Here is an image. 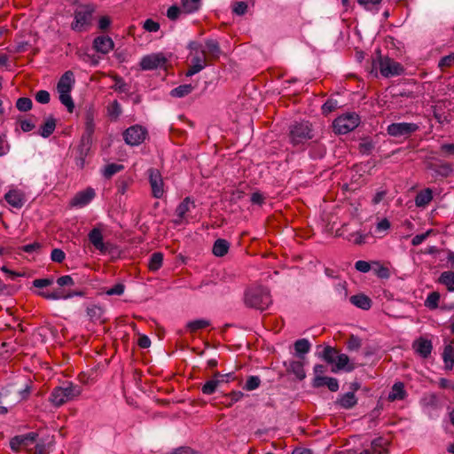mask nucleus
<instances>
[{"label": "nucleus", "mask_w": 454, "mask_h": 454, "mask_svg": "<svg viewBox=\"0 0 454 454\" xmlns=\"http://www.w3.org/2000/svg\"><path fill=\"white\" fill-rule=\"evenodd\" d=\"M38 434L31 432L27 434L16 435L10 441V448L17 451L20 447H27L29 443L35 442Z\"/></svg>", "instance_id": "2eb2a0df"}, {"label": "nucleus", "mask_w": 454, "mask_h": 454, "mask_svg": "<svg viewBox=\"0 0 454 454\" xmlns=\"http://www.w3.org/2000/svg\"><path fill=\"white\" fill-rule=\"evenodd\" d=\"M35 99L41 104H47L50 101V93L46 90H39L35 95Z\"/></svg>", "instance_id": "052dcab7"}, {"label": "nucleus", "mask_w": 454, "mask_h": 454, "mask_svg": "<svg viewBox=\"0 0 454 454\" xmlns=\"http://www.w3.org/2000/svg\"><path fill=\"white\" fill-rule=\"evenodd\" d=\"M419 129V125L412 122H395L387 128V132L394 137H408Z\"/></svg>", "instance_id": "1a4fd4ad"}, {"label": "nucleus", "mask_w": 454, "mask_h": 454, "mask_svg": "<svg viewBox=\"0 0 454 454\" xmlns=\"http://www.w3.org/2000/svg\"><path fill=\"white\" fill-rule=\"evenodd\" d=\"M355 268L356 270L363 272V273L370 272L372 270V262H369L362 261V260L357 261L355 263Z\"/></svg>", "instance_id": "603ef678"}, {"label": "nucleus", "mask_w": 454, "mask_h": 454, "mask_svg": "<svg viewBox=\"0 0 454 454\" xmlns=\"http://www.w3.org/2000/svg\"><path fill=\"white\" fill-rule=\"evenodd\" d=\"M95 196V190L91 187H87L85 190L75 194L71 201V205L76 207H83L90 204Z\"/></svg>", "instance_id": "ddd939ff"}, {"label": "nucleus", "mask_w": 454, "mask_h": 454, "mask_svg": "<svg viewBox=\"0 0 454 454\" xmlns=\"http://www.w3.org/2000/svg\"><path fill=\"white\" fill-rule=\"evenodd\" d=\"M261 379L258 376H249L246 381L244 389L252 391L259 387Z\"/></svg>", "instance_id": "de8ad7c7"}, {"label": "nucleus", "mask_w": 454, "mask_h": 454, "mask_svg": "<svg viewBox=\"0 0 454 454\" xmlns=\"http://www.w3.org/2000/svg\"><path fill=\"white\" fill-rule=\"evenodd\" d=\"M146 129L140 125H133L128 128L123 133L125 142L132 146L142 144L146 138Z\"/></svg>", "instance_id": "9d476101"}, {"label": "nucleus", "mask_w": 454, "mask_h": 454, "mask_svg": "<svg viewBox=\"0 0 454 454\" xmlns=\"http://www.w3.org/2000/svg\"><path fill=\"white\" fill-rule=\"evenodd\" d=\"M93 47L98 52L107 54L113 50L114 42L109 36L100 35L94 39Z\"/></svg>", "instance_id": "6ab92c4d"}, {"label": "nucleus", "mask_w": 454, "mask_h": 454, "mask_svg": "<svg viewBox=\"0 0 454 454\" xmlns=\"http://www.w3.org/2000/svg\"><path fill=\"white\" fill-rule=\"evenodd\" d=\"M349 358L346 354H340L336 357L335 366L332 368L333 372H337L340 370H345L346 372H351L354 370V366L348 364Z\"/></svg>", "instance_id": "bb28decb"}, {"label": "nucleus", "mask_w": 454, "mask_h": 454, "mask_svg": "<svg viewBox=\"0 0 454 454\" xmlns=\"http://www.w3.org/2000/svg\"><path fill=\"white\" fill-rule=\"evenodd\" d=\"M182 11L183 8H180L177 5H172L167 11V17L170 20H176L179 18V15L182 12Z\"/></svg>", "instance_id": "864d4df0"}, {"label": "nucleus", "mask_w": 454, "mask_h": 454, "mask_svg": "<svg viewBox=\"0 0 454 454\" xmlns=\"http://www.w3.org/2000/svg\"><path fill=\"white\" fill-rule=\"evenodd\" d=\"M11 149L5 134H0V157L6 155Z\"/></svg>", "instance_id": "3c124183"}, {"label": "nucleus", "mask_w": 454, "mask_h": 454, "mask_svg": "<svg viewBox=\"0 0 454 454\" xmlns=\"http://www.w3.org/2000/svg\"><path fill=\"white\" fill-rule=\"evenodd\" d=\"M339 355V351L331 347V346H326L325 348H324V351H323V354H322V358L327 363V364H333L336 361V357L337 356Z\"/></svg>", "instance_id": "4c0bfd02"}, {"label": "nucleus", "mask_w": 454, "mask_h": 454, "mask_svg": "<svg viewBox=\"0 0 454 454\" xmlns=\"http://www.w3.org/2000/svg\"><path fill=\"white\" fill-rule=\"evenodd\" d=\"M440 284H454V272L444 271L441 274Z\"/></svg>", "instance_id": "4d7b16f0"}, {"label": "nucleus", "mask_w": 454, "mask_h": 454, "mask_svg": "<svg viewBox=\"0 0 454 454\" xmlns=\"http://www.w3.org/2000/svg\"><path fill=\"white\" fill-rule=\"evenodd\" d=\"M406 391L404 389V384L401 381L395 382L388 394L387 399L389 401L403 400L406 397Z\"/></svg>", "instance_id": "a878e982"}, {"label": "nucleus", "mask_w": 454, "mask_h": 454, "mask_svg": "<svg viewBox=\"0 0 454 454\" xmlns=\"http://www.w3.org/2000/svg\"><path fill=\"white\" fill-rule=\"evenodd\" d=\"M431 232H432V230H429L424 233L415 235L411 239L412 246L420 245L422 242H424L427 239V238L430 235Z\"/></svg>", "instance_id": "6e6d98bb"}, {"label": "nucleus", "mask_w": 454, "mask_h": 454, "mask_svg": "<svg viewBox=\"0 0 454 454\" xmlns=\"http://www.w3.org/2000/svg\"><path fill=\"white\" fill-rule=\"evenodd\" d=\"M356 403L357 398L354 392H347L335 401L336 405L345 410L352 409L356 405Z\"/></svg>", "instance_id": "412c9836"}, {"label": "nucleus", "mask_w": 454, "mask_h": 454, "mask_svg": "<svg viewBox=\"0 0 454 454\" xmlns=\"http://www.w3.org/2000/svg\"><path fill=\"white\" fill-rule=\"evenodd\" d=\"M124 292V286H114L112 288L106 290L104 293L106 295H121Z\"/></svg>", "instance_id": "338daca9"}, {"label": "nucleus", "mask_w": 454, "mask_h": 454, "mask_svg": "<svg viewBox=\"0 0 454 454\" xmlns=\"http://www.w3.org/2000/svg\"><path fill=\"white\" fill-rule=\"evenodd\" d=\"M149 183L152 193L154 198L160 199L164 195V183L162 176L158 169H148Z\"/></svg>", "instance_id": "f8f14e48"}, {"label": "nucleus", "mask_w": 454, "mask_h": 454, "mask_svg": "<svg viewBox=\"0 0 454 454\" xmlns=\"http://www.w3.org/2000/svg\"><path fill=\"white\" fill-rule=\"evenodd\" d=\"M286 370L294 373L299 380H303L306 376L303 364L301 361L290 360L289 362L284 363Z\"/></svg>", "instance_id": "b1692460"}, {"label": "nucleus", "mask_w": 454, "mask_h": 454, "mask_svg": "<svg viewBox=\"0 0 454 454\" xmlns=\"http://www.w3.org/2000/svg\"><path fill=\"white\" fill-rule=\"evenodd\" d=\"M232 10L237 15H243L247 10V4L245 2H237L234 4Z\"/></svg>", "instance_id": "13d9d810"}, {"label": "nucleus", "mask_w": 454, "mask_h": 454, "mask_svg": "<svg viewBox=\"0 0 454 454\" xmlns=\"http://www.w3.org/2000/svg\"><path fill=\"white\" fill-rule=\"evenodd\" d=\"M103 314L104 309L99 306L91 305L87 308V315L90 317V319L93 322L103 323Z\"/></svg>", "instance_id": "72a5a7b5"}, {"label": "nucleus", "mask_w": 454, "mask_h": 454, "mask_svg": "<svg viewBox=\"0 0 454 454\" xmlns=\"http://www.w3.org/2000/svg\"><path fill=\"white\" fill-rule=\"evenodd\" d=\"M442 359L447 370H451L454 366V348L451 345L445 346L442 353Z\"/></svg>", "instance_id": "f704fd0d"}, {"label": "nucleus", "mask_w": 454, "mask_h": 454, "mask_svg": "<svg viewBox=\"0 0 454 454\" xmlns=\"http://www.w3.org/2000/svg\"><path fill=\"white\" fill-rule=\"evenodd\" d=\"M207 66V56L203 54H197L191 59V66L186 72V76H192L202 71Z\"/></svg>", "instance_id": "a211bd4d"}, {"label": "nucleus", "mask_w": 454, "mask_h": 454, "mask_svg": "<svg viewBox=\"0 0 454 454\" xmlns=\"http://www.w3.org/2000/svg\"><path fill=\"white\" fill-rule=\"evenodd\" d=\"M8 397V391H3L0 393V414L4 415L8 412V409L5 406V399Z\"/></svg>", "instance_id": "0e129e2a"}, {"label": "nucleus", "mask_w": 454, "mask_h": 454, "mask_svg": "<svg viewBox=\"0 0 454 454\" xmlns=\"http://www.w3.org/2000/svg\"><path fill=\"white\" fill-rule=\"evenodd\" d=\"M89 151V145L86 146V144L82 145L79 149V154L75 157V165L79 168H83L86 164V156Z\"/></svg>", "instance_id": "ea45409f"}, {"label": "nucleus", "mask_w": 454, "mask_h": 454, "mask_svg": "<svg viewBox=\"0 0 454 454\" xmlns=\"http://www.w3.org/2000/svg\"><path fill=\"white\" fill-rule=\"evenodd\" d=\"M220 384L221 380L218 379L209 380L201 387V391L204 395H212L216 391Z\"/></svg>", "instance_id": "a19ab883"}, {"label": "nucleus", "mask_w": 454, "mask_h": 454, "mask_svg": "<svg viewBox=\"0 0 454 454\" xmlns=\"http://www.w3.org/2000/svg\"><path fill=\"white\" fill-rule=\"evenodd\" d=\"M310 347V342L307 339H300L294 342V350L301 359H303L304 355L309 352Z\"/></svg>", "instance_id": "2f4dec72"}, {"label": "nucleus", "mask_w": 454, "mask_h": 454, "mask_svg": "<svg viewBox=\"0 0 454 454\" xmlns=\"http://www.w3.org/2000/svg\"><path fill=\"white\" fill-rule=\"evenodd\" d=\"M230 248V243L223 239H218L215 241L212 248L214 255L222 257L225 255Z\"/></svg>", "instance_id": "c85d7f7f"}, {"label": "nucleus", "mask_w": 454, "mask_h": 454, "mask_svg": "<svg viewBox=\"0 0 454 454\" xmlns=\"http://www.w3.org/2000/svg\"><path fill=\"white\" fill-rule=\"evenodd\" d=\"M413 349L416 354L423 358H427L432 352L433 345L431 340L422 337L416 340L412 344Z\"/></svg>", "instance_id": "f3484780"}, {"label": "nucleus", "mask_w": 454, "mask_h": 454, "mask_svg": "<svg viewBox=\"0 0 454 454\" xmlns=\"http://www.w3.org/2000/svg\"><path fill=\"white\" fill-rule=\"evenodd\" d=\"M427 168L434 172L436 176H442V177H447L449 176L451 172L453 171V168L450 163H442L440 165H434L430 164L427 166Z\"/></svg>", "instance_id": "7c9ffc66"}, {"label": "nucleus", "mask_w": 454, "mask_h": 454, "mask_svg": "<svg viewBox=\"0 0 454 454\" xmlns=\"http://www.w3.org/2000/svg\"><path fill=\"white\" fill-rule=\"evenodd\" d=\"M390 228V222L387 218L381 219L380 222L376 224V231L377 232H384L389 230Z\"/></svg>", "instance_id": "e2e57ef3"}, {"label": "nucleus", "mask_w": 454, "mask_h": 454, "mask_svg": "<svg viewBox=\"0 0 454 454\" xmlns=\"http://www.w3.org/2000/svg\"><path fill=\"white\" fill-rule=\"evenodd\" d=\"M188 49L190 50L191 57L197 56V54L206 55L205 46L199 42H190L188 43Z\"/></svg>", "instance_id": "c03bdc74"}, {"label": "nucleus", "mask_w": 454, "mask_h": 454, "mask_svg": "<svg viewBox=\"0 0 454 454\" xmlns=\"http://www.w3.org/2000/svg\"><path fill=\"white\" fill-rule=\"evenodd\" d=\"M379 68L384 77H392L402 74L404 72L403 67L388 57L380 56L378 59Z\"/></svg>", "instance_id": "0eeeda50"}, {"label": "nucleus", "mask_w": 454, "mask_h": 454, "mask_svg": "<svg viewBox=\"0 0 454 454\" xmlns=\"http://www.w3.org/2000/svg\"><path fill=\"white\" fill-rule=\"evenodd\" d=\"M314 137L309 121L294 122L290 126L289 140L294 146H301Z\"/></svg>", "instance_id": "39448f33"}, {"label": "nucleus", "mask_w": 454, "mask_h": 454, "mask_svg": "<svg viewBox=\"0 0 454 454\" xmlns=\"http://www.w3.org/2000/svg\"><path fill=\"white\" fill-rule=\"evenodd\" d=\"M440 148L444 156L454 155V144H442Z\"/></svg>", "instance_id": "774afa93"}, {"label": "nucleus", "mask_w": 454, "mask_h": 454, "mask_svg": "<svg viewBox=\"0 0 454 454\" xmlns=\"http://www.w3.org/2000/svg\"><path fill=\"white\" fill-rule=\"evenodd\" d=\"M56 120L53 117H48L44 123L40 127L39 135L44 138L49 137L55 130Z\"/></svg>", "instance_id": "c756f323"}, {"label": "nucleus", "mask_w": 454, "mask_h": 454, "mask_svg": "<svg viewBox=\"0 0 454 454\" xmlns=\"http://www.w3.org/2000/svg\"><path fill=\"white\" fill-rule=\"evenodd\" d=\"M359 116L355 113H347L333 121V129L338 134H347L355 129L359 124Z\"/></svg>", "instance_id": "423d86ee"}, {"label": "nucleus", "mask_w": 454, "mask_h": 454, "mask_svg": "<svg viewBox=\"0 0 454 454\" xmlns=\"http://www.w3.org/2000/svg\"><path fill=\"white\" fill-rule=\"evenodd\" d=\"M74 84V75L72 71L65 72L57 84V90L59 95V100L64 105L69 113H72L74 108V104L70 95V92Z\"/></svg>", "instance_id": "20e7f679"}, {"label": "nucleus", "mask_w": 454, "mask_h": 454, "mask_svg": "<svg viewBox=\"0 0 454 454\" xmlns=\"http://www.w3.org/2000/svg\"><path fill=\"white\" fill-rule=\"evenodd\" d=\"M349 301L351 304L356 306L358 309L368 310L372 307V300L369 296L364 294H357L355 295H352L349 298Z\"/></svg>", "instance_id": "5701e85b"}, {"label": "nucleus", "mask_w": 454, "mask_h": 454, "mask_svg": "<svg viewBox=\"0 0 454 454\" xmlns=\"http://www.w3.org/2000/svg\"><path fill=\"white\" fill-rule=\"evenodd\" d=\"M122 168H123L122 165L111 163V164L106 165L104 168L102 174L106 178H110L114 174L122 170Z\"/></svg>", "instance_id": "a18cd8bd"}, {"label": "nucleus", "mask_w": 454, "mask_h": 454, "mask_svg": "<svg viewBox=\"0 0 454 454\" xmlns=\"http://www.w3.org/2000/svg\"><path fill=\"white\" fill-rule=\"evenodd\" d=\"M361 347V340L352 335L348 341V348L350 350H356Z\"/></svg>", "instance_id": "680f3d73"}, {"label": "nucleus", "mask_w": 454, "mask_h": 454, "mask_svg": "<svg viewBox=\"0 0 454 454\" xmlns=\"http://www.w3.org/2000/svg\"><path fill=\"white\" fill-rule=\"evenodd\" d=\"M205 50L211 57L218 58L221 54L219 43L213 39H208L205 43Z\"/></svg>", "instance_id": "c9c22d12"}, {"label": "nucleus", "mask_w": 454, "mask_h": 454, "mask_svg": "<svg viewBox=\"0 0 454 454\" xmlns=\"http://www.w3.org/2000/svg\"><path fill=\"white\" fill-rule=\"evenodd\" d=\"M454 63V53L442 57L439 61L440 67H450Z\"/></svg>", "instance_id": "69168bd1"}, {"label": "nucleus", "mask_w": 454, "mask_h": 454, "mask_svg": "<svg viewBox=\"0 0 454 454\" xmlns=\"http://www.w3.org/2000/svg\"><path fill=\"white\" fill-rule=\"evenodd\" d=\"M162 262L163 254L160 252L153 253L149 259L148 266L150 270H157L161 267Z\"/></svg>", "instance_id": "79ce46f5"}, {"label": "nucleus", "mask_w": 454, "mask_h": 454, "mask_svg": "<svg viewBox=\"0 0 454 454\" xmlns=\"http://www.w3.org/2000/svg\"><path fill=\"white\" fill-rule=\"evenodd\" d=\"M312 385L314 387H327L332 392H336L339 389V382L337 379L332 377H315Z\"/></svg>", "instance_id": "aec40b11"}, {"label": "nucleus", "mask_w": 454, "mask_h": 454, "mask_svg": "<svg viewBox=\"0 0 454 454\" xmlns=\"http://www.w3.org/2000/svg\"><path fill=\"white\" fill-rule=\"evenodd\" d=\"M94 8L91 5H84L78 9L74 13V20L71 27L74 31H82L90 24Z\"/></svg>", "instance_id": "6e6552de"}, {"label": "nucleus", "mask_w": 454, "mask_h": 454, "mask_svg": "<svg viewBox=\"0 0 454 454\" xmlns=\"http://www.w3.org/2000/svg\"><path fill=\"white\" fill-rule=\"evenodd\" d=\"M70 286H31L33 294L40 295L47 300H67L75 296L83 297L84 290H72Z\"/></svg>", "instance_id": "f257e3e1"}, {"label": "nucleus", "mask_w": 454, "mask_h": 454, "mask_svg": "<svg viewBox=\"0 0 454 454\" xmlns=\"http://www.w3.org/2000/svg\"><path fill=\"white\" fill-rule=\"evenodd\" d=\"M433 200V192L430 188L420 191L416 198L415 204L418 207H424L428 205Z\"/></svg>", "instance_id": "cd10ccee"}, {"label": "nucleus", "mask_w": 454, "mask_h": 454, "mask_svg": "<svg viewBox=\"0 0 454 454\" xmlns=\"http://www.w3.org/2000/svg\"><path fill=\"white\" fill-rule=\"evenodd\" d=\"M181 4L184 12L193 13L200 9L201 0H181Z\"/></svg>", "instance_id": "e433bc0d"}, {"label": "nucleus", "mask_w": 454, "mask_h": 454, "mask_svg": "<svg viewBox=\"0 0 454 454\" xmlns=\"http://www.w3.org/2000/svg\"><path fill=\"white\" fill-rule=\"evenodd\" d=\"M243 299L247 307L261 311L267 309L272 303L270 291L263 286H248Z\"/></svg>", "instance_id": "f03ea898"}, {"label": "nucleus", "mask_w": 454, "mask_h": 454, "mask_svg": "<svg viewBox=\"0 0 454 454\" xmlns=\"http://www.w3.org/2000/svg\"><path fill=\"white\" fill-rule=\"evenodd\" d=\"M210 325V321L207 319H196L193 321H190L186 325V328L192 332L194 333L197 330L206 328Z\"/></svg>", "instance_id": "58836bf2"}, {"label": "nucleus", "mask_w": 454, "mask_h": 454, "mask_svg": "<svg viewBox=\"0 0 454 454\" xmlns=\"http://www.w3.org/2000/svg\"><path fill=\"white\" fill-rule=\"evenodd\" d=\"M89 240L90 242L97 248L98 250L103 252L106 250L105 244L103 242V235L99 229L93 228L89 233Z\"/></svg>", "instance_id": "393cba45"}, {"label": "nucleus", "mask_w": 454, "mask_h": 454, "mask_svg": "<svg viewBox=\"0 0 454 454\" xmlns=\"http://www.w3.org/2000/svg\"><path fill=\"white\" fill-rule=\"evenodd\" d=\"M167 58L161 52L152 53L144 56L140 61V67L143 70H154L166 66Z\"/></svg>", "instance_id": "9b49d317"}, {"label": "nucleus", "mask_w": 454, "mask_h": 454, "mask_svg": "<svg viewBox=\"0 0 454 454\" xmlns=\"http://www.w3.org/2000/svg\"><path fill=\"white\" fill-rule=\"evenodd\" d=\"M440 294L438 292H432L426 299L425 306L430 309H435L438 308Z\"/></svg>", "instance_id": "37998d69"}, {"label": "nucleus", "mask_w": 454, "mask_h": 454, "mask_svg": "<svg viewBox=\"0 0 454 454\" xmlns=\"http://www.w3.org/2000/svg\"><path fill=\"white\" fill-rule=\"evenodd\" d=\"M194 203L193 201L189 198L186 197L176 207V218L174 220L176 224H183L184 223H187V213L191 211L192 208H193Z\"/></svg>", "instance_id": "4468645a"}, {"label": "nucleus", "mask_w": 454, "mask_h": 454, "mask_svg": "<svg viewBox=\"0 0 454 454\" xmlns=\"http://www.w3.org/2000/svg\"><path fill=\"white\" fill-rule=\"evenodd\" d=\"M121 114V107L118 101L114 100L108 106V114L113 119H117Z\"/></svg>", "instance_id": "09e8293b"}, {"label": "nucleus", "mask_w": 454, "mask_h": 454, "mask_svg": "<svg viewBox=\"0 0 454 454\" xmlns=\"http://www.w3.org/2000/svg\"><path fill=\"white\" fill-rule=\"evenodd\" d=\"M82 393V387L72 382H67L61 387H56L51 393L50 402L56 407H59Z\"/></svg>", "instance_id": "7ed1b4c3"}, {"label": "nucleus", "mask_w": 454, "mask_h": 454, "mask_svg": "<svg viewBox=\"0 0 454 454\" xmlns=\"http://www.w3.org/2000/svg\"><path fill=\"white\" fill-rule=\"evenodd\" d=\"M4 200L6 202L16 208H20L26 202V197L24 192L20 189H11L4 195Z\"/></svg>", "instance_id": "dca6fc26"}, {"label": "nucleus", "mask_w": 454, "mask_h": 454, "mask_svg": "<svg viewBox=\"0 0 454 454\" xmlns=\"http://www.w3.org/2000/svg\"><path fill=\"white\" fill-rule=\"evenodd\" d=\"M143 27L147 32H157L160 29V24L152 19H147L144 22Z\"/></svg>", "instance_id": "5fc2aeb1"}, {"label": "nucleus", "mask_w": 454, "mask_h": 454, "mask_svg": "<svg viewBox=\"0 0 454 454\" xmlns=\"http://www.w3.org/2000/svg\"><path fill=\"white\" fill-rule=\"evenodd\" d=\"M95 130L94 118L91 113H88L85 118L84 133L82 137V142L83 144L90 145L91 137Z\"/></svg>", "instance_id": "4be33fe9"}, {"label": "nucleus", "mask_w": 454, "mask_h": 454, "mask_svg": "<svg viewBox=\"0 0 454 454\" xmlns=\"http://www.w3.org/2000/svg\"><path fill=\"white\" fill-rule=\"evenodd\" d=\"M372 272L381 279H387L390 277V270L379 262H372Z\"/></svg>", "instance_id": "473e14b6"}, {"label": "nucleus", "mask_w": 454, "mask_h": 454, "mask_svg": "<svg viewBox=\"0 0 454 454\" xmlns=\"http://www.w3.org/2000/svg\"><path fill=\"white\" fill-rule=\"evenodd\" d=\"M16 107L22 112H27L32 107V101L28 98H20L17 100Z\"/></svg>", "instance_id": "8fccbe9b"}, {"label": "nucleus", "mask_w": 454, "mask_h": 454, "mask_svg": "<svg viewBox=\"0 0 454 454\" xmlns=\"http://www.w3.org/2000/svg\"><path fill=\"white\" fill-rule=\"evenodd\" d=\"M51 258L53 262H61L65 259V253L59 248H55L51 251Z\"/></svg>", "instance_id": "bf43d9fd"}, {"label": "nucleus", "mask_w": 454, "mask_h": 454, "mask_svg": "<svg viewBox=\"0 0 454 454\" xmlns=\"http://www.w3.org/2000/svg\"><path fill=\"white\" fill-rule=\"evenodd\" d=\"M192 90V86L191 84H184V85H180V86L175 88L174 90H172L171 95L173 97L182 98V97H184V96L188 95L189 93H191Z\"/></svg>", "instance_id": "49530a36"}]
</instances>
